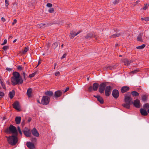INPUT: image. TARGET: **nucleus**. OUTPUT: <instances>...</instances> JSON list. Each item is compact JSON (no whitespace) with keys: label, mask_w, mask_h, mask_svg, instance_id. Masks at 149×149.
<instances>
[{"label":"nucleus","mask_w":149,"mask_h":149,"mask_svg":"<svg viewBox=\"0 0 149 149\" xmlns=\"http://www.w3.org/2000/svg\"><path fill=\"white\" fill-rule=\"evenodd\" d=\"M6 137L7 139L8 143L12 146L15 145L17 142V138L15 136L12 135L9 137L6 136Z\"/></svg>","instance_id":"f03ea898"},{"label":"nucleus","mask_w":149,"mask_h":149,"mask_svg":"<svg viewBox=\"0 0 149 149\" xmlns=\"http://www.w3.org/2000/svg\"><path fill=\"white\" fill-rule=\"evenodd\" d=\"M131 94L133 97H137L139 95V93L136 91H132Z\"/></svg>","instance_id":"c85d7f7f"},{"label":"nucleus","mask_w":149,"mask_h":149,"mask_svg":"<svg viewBox=\"0 0 149 149\" xmlns=\"http://www.w3.org/2000/svg\"><path fill=\"white\" fill-rule=\"evenodd\" d=\"M106 84L104 83H101L100 84L99 88V91L100 93H102L104 92L106 87Z\"/></svg>","instance_id":"6e6552de"},{"label":"nucleus","mask_w":149,"mask_h":149,"mask_svg":"<svg viewBox=\"0 0 149 149\" xmlns=\"http://www.w3.org/2000/svg\"><path fill=\"white\" fill-rule=\"evenodd\" d=\"M144 20L146 21H149V17H146L145 18H144Z\"/></svg>","instance_id":"864d4df0"},{"label":"nucleus","mask_w":149,"mask_h":149,"mask_svg":"<svg viewBox=\"0 0 149 149\" xmlns=\"http://www.w3.org/2000/svg\"><path fill=\"white\" fill-rule=\"evenodd\" d=\"M31 118L29 117L28 118V122H30L31 121Z\"/></svg>","instance_id":"bf43d9fd"},{"label":"nucleus","mask_w":149,"mask_h":149,"mask_svg":"<svg viewBox=\"0 0 149 149\" xmlns=\"http://www.w3.org/2000/svg\"><path fill=\"white\" fill-rule=\"evenodd\" d=\"M9 1L8 0H5V6L7 8H8V6L9 5Z\"/></svg>","instance_id":"f704fd0d"},{"label":"nucleus","mask_w":149,"mask_h":149,"mask_svg":"<svg viewBox=\"0 0 149 149\" xmlns=\"http://www.w3.org/2000/svg\"><path fill=\"white\" fill-rule=\"evenodd\" d=\"M119 0H115L113 1V3L114 4L118 3L119 2Z\"/></svg>","instance_id":"a18cd8bd"},{"label":"nucleus","mask_w":149,"mask_h":149,"mask_svg":"<svg viewBox=\"0 0 149 149\" xmlns=\"http://www.w3.org/2000/svg\"><path fill=\"white\" fill-rule=\"evenodd\" d=\"M45 24H38V28H44L45 27Z\"/></svg>","instance_id":"72a5a7b5"},{"label":"nucleus","mask_w":149,"mask_h":149,"mask_svg":"<svg viewBox=\"0 0 149 149\" xmlns=\"http://www.w3.org/2000/svg\"><path fill=\"white\" fill-rule=\"evenodd\" d=\"M36 139L35 138H32L31 140V141L33 142H34V141L35 142L36 141Z\"/></svg>","instance_id":"6e6d98bb"},{"label":"nucleus","mask_w":149,"mask_h":149,"mask_svg":"<svg viewBox=\"0 0 149 149\" xmlns=\"http://www.w3.org/2000/svg\"><path fill=\"white\" fill-rule=\"evenodd\" d=\"M145 6L143 8V10H146L147 9L148 6V4L147 3L145 4Z\"/></svg>","instance_id":"4c0bfd02"},{"label":"nucleus","mask_w":149,"mask_h":149,"mask_svg":"<svg viewBox=\"0 0 149 149\" xmlns=\"http://www.w3.org/2000/svg\"><path fill=\"white\" fill-rule=\"evenodd\" d=\"M7 42V40L6 39L4 40L3 43H2L1 45H3L6 44Z\"/></svg>","instance_id":"09e8293b"},{"label":"nucleus","mask_w":149,"mask_h":149,"mask_svg":"<svg viewBox=\"0 0 149 149\" xmlns=\"http://www.w3.org/2000/svg\"><path fill=\"white\" fill-rule=\"evenodd\" d=\"M93 97L95 98H96L97 99V100L99 101L101 104H103L104 102V100L101 97L100 95H93Z\"/></svg>","instance_id":"2eb2a0df"},{"label":"nucleus","mask_w":149,"mask_h":149,"mask_svg":"<svg viewBox=\"0 0 149 149\" xmlns=\"http://www.w3.org/2000/svg\"><path fill=\"white\" fill-rule=\"evenodd\" d=\"M62 94V92L61 91H57L55 92V94L54 95V97L56 98H57L60 97Z\"/></svg>","instance_id":"6ab92c4d"},{"label":"nucleus","mask_w":149,"mask_h":149,"mask_svg":"<svg viewBox=\"0 0 149 149\" xmlns=\"http://www.w3.org/2000/svg\"><path fill=\"white\" fill-rule=\"evenodd\" d=\"M143 109L147 110L149 109V104L146 103L143 105Z\"/></svg>","instance_id":"7c9ffc66"},{"label":"nucleus","mask_w":149,"mask_h":149,"mask_svg":"<svg viewBox=\"0 0 149 149\" xmlns=\"http://www.w3.org/2000/svg\"><path fill=\"white\" fill-rule=\"evenodd\" d=\"M15 95V91L14 90H13L9 92V97L11 99H12Z\"/></svg>","instance_id":"bb28decb"},{"label":"nucleus","mask_w":149,"mask_h":149,"mask_svg":"<svg viewBox=\"0 0 149 149\" xmlns=\"http://www.w3.org/2000/svg\"><path fill=\"white\" fill-rule=\"evenodd\" d=\"M116 67V65L115 64H113L109 66H107L103 68V70H106L110 69L112 70Z\"/></svg>","instance_id":"dca6fc26"},{"label":"nucleus","mask_w":149,"mask_h":149,"mask_svg":"<svg viewBox=\"0 0 149 149\" xmlns=\"http://www.w3.org/2000/svg\"><path fill=\"white\" fill-rule=\"evenodd\" d=\"M132 98L131 96L130 93L129 94L125 95L124 97V102L125 103L123 104L122 105L125 108L129 109L130 106L132 103Z\"/></svg>","instance_id":"f257e3e1"},{"label":"nucleus","mask_w":149,"mask_h":149,"mask_svg":"<svg viewBox=\"0 0 149 149\" xmlns=\"http://www.w3.org/2000/svg\"><path fill=\"white\" fill-rule=\"evenodd\" d=\"M122 35L121 33H117L116 34H114L110 36L109 37L110 38H114L117 37H119L120 36Z\"/></svg>","instance_id":"b1692460"},{"label":"nucleus","mask_w":149,"mask_h":149,"mask_svg":"<svg viewBox=\"0 0 149 149\" xmlns=\"http://www.w3.org/2000/svg\"><path fill=\"white\" fill-rule=\"evenodd\" d=\"M41 63V61H40V60L38 61V64L37 65V66H38V65H39Z\"/></svg>","instance_id":"680f3d73"},{"label":"nucleus","mask_w":149,"mask_h":149,"mask_svg":"<svg viewBox=\"0 0 149 149\" xmlns=\"http://www.w3.org/2000/svg\"><path fill=\"white\" fill-rule=\"evenodd\" d=\"M53 46H55L56 47L57 46V43H54V44H53Z\"/></svg>","instance_id":"13d9d810"},{"label":"nucleus","mask_w":149,"mask_h":149,"mask_svg":"<svg viewBox=\"0 0 149 149\" xmlns=\"http://www.w3.org/2000/svg\"><path fill=\"white\" fill-rule=\"evenodd\" d=\"M1 20L3 22H4L6 21L5 19L4 18H3V17H2L1 18Z\"/></svg>","instance_id":"4d7b16f0"},{"label":"nucleus","mask_w":149,"mask_h":149,"mask_svg":"<svg viewBox=\"0 0 149 149\" xmlns=\"http://www.w3.org/2000/svg\"><path fill=\"white\" fill-rule=\"evenodd\" d=\"M119 95V92L117 90L114 89L112 91V95L115 99H117Z\"/></svg>","instance_id":"9d476101"},{"label":"nucleus","mask_w":149,"mask_h":149,"mask_svg":"<svg viewBox=\"0 0 149 149\" xmlns=\"http://www.w3.org/2000/svg\"><path fill=\"white\" fill-rule=\"evenodd\" d=\"M133 104L135 107L136 108H140L141 107V103L140 100L136 99L133 102Z\"/></svg>","instance_id":"f8f14e48"},{"label":"nucleus","mask_w":149,"mask_h":149,"mask_svg":"<svg viewBox=\"0 0 149 149\" xmlns=\"http://www.w3.org/2000/svg\"><path fill=\"white\" fill-rule=\"evenodd\" d=\"M25 124V123L24 121H23L22 123V125H24Z\"/></svg>","instance_id":"69168bd1"},{"label":"nucleus","mask_w":149,"mask_h":149,"mask_svg":"<svg viewBox=\"0 0 149 149\" xmlns=\"http://www.w3.org/2000/svg\"><path fill=\"white\" fill-rule=\"evenodd\" d=\"M13 77H21L20 76L19 74L17 72H14L13 73Z\"/></svg>","instance_id":"cd10ccee"},{"label":"nucleus","mask_w":149,"mask_h":149,"mask_svg":"<svg viewBox=\"0 0 149 149\" xmlns=\"http://www.w3.org/2000/svg\"><path fill=\"white\" fill-rule=\"evenodd\" d=\"M17 22V20L16 19H14L13 20V22L12 23V24L14 25Z\"/></svg>","instance_id":"3c124183"},{"label":"nucleus","mask_w":149,"mask_h":149,"mask_svg":"<svg viewBox=\"0 0 149 149\" xmlns=\"http://www.w3.org/2000/svg\"><path fill=\"white\" fill-rule=\"evenodd\" d=\"M4 96V93L3 92H0V96L1 97H3Z\"/></svg>","instance_id":"c03bdc74"},{"label":"nucleus","mask_w":149,"mask_h":149,"mask_svg":"<svg viewBox=\"0 0 149 149\" xmlns=\"http://www.w3.org/2000/svg\"><path fill=\"white\" fill-rule=\"evenodd\" d=\"M35 74L36 73L34 72L32 74H30L29 76V78H31L35 76Z\"/></svg>","instance_id":"e433bc0d"},{"label":"nucleus","mask_w":149,"mask_h":149,"mask_svg":"<svg viewBox=\"0 0 149 149\" xmlns=\"http://www.w3.org/2000/svg\"><path fill=\"white\" fill-rule=\"evenodd\" d=\"M22 74L23 76V77H24V79L26 80V77H27V75H26V74H25V73L24 72H23V74Z\"/></svg>","instance_id":"49530a36"},{"label":"nucleus","mask_w":149,"mask_h":149,"mask_svg":"<svg viewBox=\"0 0 149 149\" xmlns=\"http://www.w3.org/2000/svg\"><path fill=\"white\" fill-rule=\"evenodd\" d=\"M31 132L33 136L36 137L39 136V134L35 128H33Z\"/></svg>","instance_id":"a211bd4d"},{"label":"nucleus","mask_w":149,"mask_h":149,"mask_svg":"<svg viewBox=\"0 0 149 149\" xmlns=\"http://www.w3.org/2000/svg\"><path fill=\"white\" fill-rule=\"evenodd\" d=\"M143 35V33H139L138 35L137 40L138 41L140 42H143V40L142 39V37Z\"/></svg>","instance_id":"5701e85b"},{"label":"nucleus","mask_w":149,"mask_h":149,"mask_svg":"<svg viewBox=\"0 0 149 149\" xmlns=\"http://www.w3.org/2000/svg\"><path fill=\"white\" fill-rule=\"evenodd\" d=\"M6 70L7 71H11L12 70V69L8 68H6Z\"/></svg>","instance_id":"5fc2aeb1"},{"label":"nucleus","mask_w":149,"mask_h":149,"mask_svg":"<svg viewBox=\"0 0 149 149\" xmlns=\"http://www.w3.org/2000/svg\"><path fill=\"white\" fill-rule=\"evenodd\" d=\"M8 48V46H4L3 48V49L5 51Z\"/></svg>","instance_id":"ea45409f"},{"label":"nucleus","mask_w":149,"mask_h":149,"mask_svg":"<svg viewBox=\"0 0 149 149\" xmlns=\"http://www.w3.org/2000/svg\"><path fill=\"white\" fill-rule=\"evenodd\" d=\"M93 37L96 39V36L94 35L93 33H88L86 36H85V38L86 39H90Z\"/></svg>","instance_id":"4468645a"},{"label":"nucleus","mask_w":149,"mask_h":149,"mask_svg":"<svg viewBox=\"0 0 149 149\" xmlns=\"http://www.w3.org/2000/svg\"><path fill=\"white\" fill-rule=\"evenodd\" d=\"M46 6L48 7H51L52 6V5L51 3H48L47 4Z\"/></svg>","instance_id":"79ce46f5"},{"label":"nucleus","mask_w":149,"mask_h":149,"mask_svg":"<svg viewBox=\"0 0 149 149\" xmlns=\"http://www.w3.org/2000/svg\"><path fill=\"white\" fill-rule=\"evenodd\" d=\"M26 146L30 149H34L35 146L33 143L30 142H28L26 143Z\"/></svg>","instance_id":"412c9836"},{"label":"nucleus","mask_w":149,"mask_h":149,"mask_svg":"<svg viewBox=\"0 0 149 149\" xmlns=\"http://www.w3.org/2000/svg\"><path fill=\"white\" fill-rule=\"evenodd\" d=\"M67 55V54H63V55L61 57V59H62L64 58H65Z\"/></svg>","instance_id":"8fccbe9b"},{"label":"nucleus","mask_w":149,"mask_h":149,"mask_svg":"<svg viewBox=\"0 0 149 149\" xmlns=\"http://www.w3.org/2000/svg\"><path fill=\"white\" fill-rule=\"evenodd\" d=\"M69 88H66V89H65V90L64 91V92L65 93V92H66L67 91H68L69 90Z\"/></svg>","instance_id":"052dcab7"},{"label":"nucleus","mask_w":149,"mask_h":149,"mask_svg":"<svg viewBox=\"0 0 149 149\" xmlns=\"http://www.w3.org/2000/svg\"><path fill=\"white\" fill-rule=\"evenodd\" d=\"M19 133L20 135H22V133L21 131H19Z\"/></svg>","instance_id":"338daca9"},{"label":"nucleus","mask_w":149,"mask_h":149,"mask_svg":"<svg viewBox=\"0 0 149 149\" xmlns=\"http://www.w3.org/2000/svg\"><path fill=\"white\" fill-rule=\"evenodd\" d=\"M147 97L146 95H143L142 97V100L143 101H145L147 100Z\"/></svg>","instance_id":"c9c22d12"},{"label":"nucleus","mask_w":149,"mask_h":149,"mask_svg":"<svg viewBox=\"0 0 149 149\" xmlns=\"http://www.w3.org/2000/svg\"><path fill=\"white\" fill-rule=\"evenodd\" d=\"M16 40H17L16 39L15 40H13V43L15 42H16Z\"/></svg>","instance_id":"774afa93"},{"label":"nucleus","mask_w":149,"mask_h":149,"mask_svg":"<svg viewBox=\"0 0 149 149\" xmlns=\"http://www.w3.org/2000/svg\"><path fill=\"white\" fill-rule=\"evenodd\" d=\"M60 74V72L59 71L56 72L55 73V75L56 76H58Z\"/></svg>","instance_id":"603ef678"},{"label":"nucleus","mask_w":149,"mask_h":149,"mask_svg":"<svg viewBox=\"0 0 149 149\" xmlns=\"http://www.w3.org/2000/svg\"><path fill=\"white\" fill-rule=\"evenodd\" d=\"M13 108L18 111L21 110L19 103L17 101H15L14 103L13 104Z\"/></svg>","instance_id":"9b49d317"},{"label":"nucleus","mask_w":149,"mask_h":149,"mask_svg":"<svg viewBox=\"0 0 149 149\" xmlns=\"http://www.w3.org/2000/svg\"><path fill=\"white\" fill-rule=\"evenodd\" d=\"M123 62L124 63L125 65L129 66L130 64L132 63L133 61L131 60H129L127 58H124L123 60Z\"/></svg>","instance_id":"ddd939ff"},{"label":"nucleus","mask_w":149,"mask_h":149,"mask_svg":"<svg viewBox=\"0 0 149 149\" xmlns=\"http://www.w3.org/2000/svg\"><path fill=\"white\" fill-rule=\"evenodd\" d=\"M138 72V70H134L133 71H132L131 72V73L132 74H135V73H137Z\"/></svg>","instance_id":"a19ab883"},{"label":"nucleus","mask_w":149,"mask_h":149,"mask_svg":"<svg viewBox=\"0 0 149 149\" xmlns=\"http://www.w3.org/2000/svg\"><path fill=\"white\" fill-rule=\"evenodd\" d=\"M21 117L20 116L17 117L15 118V121L16 123L17 124H20L21 120Z\"/></svg>","instance_id":"393cba45"},{"label":"nucleus","mask_w":149,"mask_h":149,"mask_svg":"<svg viewBox=\"0 0 149 149\" xmlns=\"http://www.w3.org/2000/svg\"><path fill=\"white\" fill-rule=\"evenodd\" d=\"M29 47H25L24 52L25 53L27 52L29 50Z\"/></svg>","instance_id":"37998d69"},{"label":"nucleus","mask_w":149,"mask_h":149,"mask_svg":"<svg viewBox=\"0 0 149 149\" xmlns=\"http://www.w3.org/2000/svg\"><path fill=\"white\" fill-rule=\"evenodd\" d=\"M32 92V89L31 88H29L28 89L26 93L29 97H30L31 96V94Z\"/></svg>","instance_id":"c756f323"},{"label":"nucleus","mask_w":149,"mask_h":149,"mask_svg":"<svg viewBox=\"0 0 149 149\" xmlns=\"http://www.w3.org/2000/svg\"><path fill=\"white\" fill-rule=\"evenodd\" d=\"M24 134L27 137H30L31 136V133L29 129L25 127L23 130Z\"/></svg>","instance_id":"0eeeda50"},{"label":"nucleus","mask_w":149,"mask_h":149,"mask_svg":"<svg viewBox=\"0 0 149 149\" xmlns=\"http://www.w3.org/2000/svg\"><path fill=\"white\" fill-rule=\"evenodd\" d=\"M50 100V98L49 97L44 96L42 97L40 103L43 105H47L49 103Z\"/></svg>","instance_id":"39448f33"},{"label":"nucleus","mask_w":149,"mask_h":149,"mask_svg":"<svg viewBox=\"0 0 149 149\" xmlns=\"http://www.w3.org/2000/svg\"><path fill=\"white\" fill-rule=\"evenodd\" d=\"M99 86V84L97 83H94L93 85V86H90L88 88V91L90 92H92L93 91H96L97 90Z\"/></svg>","instance_id":"423d86ee"},{"label":"nucleus","mask_w":149,"mask_h":149,"mask_svg":"<svg viewBox=\"0 0 149 149\" xmlns=\"http://www.w3.org/2000/svg\"><path fill=\"white\" fill-rule=\"evenodd\" d=\"M80 31H78L77 33H76L74 31H71L70 33V38H73L74 37L77 36L80 33Z\"/></svg>","instance_id":"f3484780"},{"label":"nucleus","mask_w":149,"mask_h":149,"mask_svg":"<svg viewBox=\"0 0 149 149\" xmlns=\"http://www.w3.org/2000/svg\"><path fill=\"white\" fill-rule=\"evenodd\" d=\"M45 94L47 96L49 97H52L53 95V93L52 91H47L45 93Z\"/></svg>","instance_id":"a878e982"},{"label":"nucleus","mask_w":149,"mask_h":149,"mask_svg":"<svg viewBox=\"0 0 149 149\" xmlns=\"http://www.w3.org/2000/svg\"><path fill=\"white\" fill-rule=\"evenodd\" d=\"M5 132L6 133L10 134L12 133L13 134L17 133V130L15 127L10 125L9 128H7L5 130Z\"/></svg>","instance_id":"20e7f679"},{"label":"nucleus","mask_w":149,"mask_h":149,"mask_svg":"<svg viewBox=\"0 0 149 149\" xmlns=\"http://www.w3.org/2000/svg\"><path fill=\"white\" fill-rule=\"evenodd\" d=\"M130 89V88L128 86H124L122 87L121 89V91L122 93H124L128 91Z\"/></svg>","instance_id":"aec40b11"},{"label":"nucleus","mask_w":149,"mask_h":149,"mask_svg":"<svg viewBox=\"0 0 149 149\" xmlns=\"http://www.w3.org/2000/svg\"><path fill=\"white\" fill-rule=\"evenodd\" d=\"M17 129L18 131V132L21 131L20 127H17Z\"/></svg>","instance_id":"e2e57ef3"},{"label":"nucleus","mask_w":149,"mask_h":149,"mask_svg":"<svg viewBox=\"0 0 149 149\" xmlns=\"http://www.w3.org/2000/svg\"><path fill=\"white\" fill-rule=\"evenodd\" d=\"M140 112L142 116H146L148 114V112L146 111V110L144 109L143 108H141L140 109Z\"/></svg>","instance_id":"4be33fe9"},{"label":"nucleus","mask_w":149,"mask_h":149,"mask_svg":"<svg viewBox=\"0 0 149 149\" xmlns=\"http://www.w3.org/2000/svg\"><path fill=\"white\" fill-rule=\"evenodd\" d=\"M11 81L12 84L13 86L17 84H22L23 82V80L21 77H12Z\"/></svg>","instance_id":"7ed1b4c3"},{"label":"nucleus","mask_w":149,"mask_h":149,"mask_svg":"<svg viewBox=\"0 0 149 149\" xmlns=\"http://www.w3.org/2000/svg\"><path fill=\"white\" fill-rule=\"evenodd\" d=\"M48 11L50 13H52L54 12V10L53 8H50Z\"/></svg>","instance_id":"58836bf2"},{"label":"nucleus","mask_w":149,"mask_h":149,"mask_svg":"<svg viewBox=\"0 0 149 149\" xmlns=\"http://www.w3.org/2000/svg\"><path fill=\"white\" fill-rule=\"evenodd\" d=\"M3 81L2 80H0V83L3 87V88L4 89H6V87L5 86V84L3 83Z\"/></svg>","instance_id":"473e14b6"},{"label":"nucleus","mask_w":149,"mask_h":149,"mask_svg":"<svg viewBox=\"0 0 149 149\" xmlns=\"http://www.w3.org/2000/svg\"><path fill=\"white\" fill-rule=\"evenodd\" d=\"M23 68L22 67L20 66H17V69L20 70H22Z\"/></svg>","instance_id":"de8ad7c7"},{"label":"nucleus","mask_w":149,"mask_h":149,"mask_svg":"<svg viewBox=\"0 0 149 149\" xmlns=\"http://www.w3.org/2000/svg\"><path fill=\"white\" fill-rule=\"evenodd\" d=\"M57 65V64L56 63H55L54 64V69H55L56 66Z\"/></svg>","instance_id":"0e129e2a"},{"label":"nucleus","mask_w":149,"mask_h":149,"mask_svg":"<svg viewBox=\"0 0 149 149\" xmlns=\"http://www.w3.org/2000/svg\"><path fill=\"white\" fill-rule=\"evenodd\" d=\"M112 90L111 87L110 86H107L105 89V95L106 96H109Z\"/></svg>","instance_id":"1a4fd4ad"},{"label":"nucleus","mask_w":149,"mask_h":149,"mask_svg":"<svg viewBox=\"0 0 149 149\" xmlns=\"http://www.w3.org/2000/svg\"><path fill=\"white\" fill-rule=\"evenodd\" d=\"M146 45L145 44H142L141 45L137 47L136 48L137 49H141L144 48L145 47Z\"/></svg>","instance_id":"2f4dec72"}]
</instances>
